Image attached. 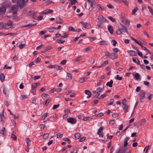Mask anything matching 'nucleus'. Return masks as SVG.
Instances as JSON below:
<instances>
[{
    "label": "nucleus",
    "mask_w": 153,
    "mask_h": 153,
    "mask_svg": "<svg viewBox=\"0 0 153 153\" xmlns=\"http://www.w3.org/2000/svg\"><path fill=\"white\" fill-rule=\"evenodd\" d=\"M6 9L4 7H0V13L1 14H4L6 11Z\"/></svg>",
    "instance_id": "obj_18"
},
{
    "label": "nucleus",
    "mask_w": 153,
    "mask_h": 153,
    "mask_svg": "<svg viewBox=\"0 0 153 153\" xmlns=\"http://www.w3.org/2000/svg\"><path fill=\"white\" fill-rule=\"evenodd\" d=\"M103 127L100 128L98 130L97 134L99 136L101 135L102 133V131L103 130Z\"/></svg>",
    "instance_id": "obj_19"
},
{
    "label": "nucleus",
    "mask_w": 153,
    "mask_h": 153,
    "mask_svg": "<svg viewBox=\"0 0 153 153\" xmlns=\"http://www.w3.org/2000/svg\"><path fill=\"white\" fill-rule=\"evenodd\" d=\"M114 78L116 80L120 81L122 79V77L120 76L119 75H117L114 77Z\"/></svg>",
    "instance_id": "obj_28"
},
{
    "label": "nucleus",
    "mask_w": 153,
    "mask_h": 153,
    "mask_svg": "<svg viewBox=\"0 0 153 153\" xmlns=\"http://www.w3.org/2000/svg\"><path fill=\"white\" fill-rule=\"evenodd\" d=\"M138 44L139 45H140L141 46V48L142 49H143L144 50H145V51H146L148 52H149V50H148L145 47H144V46H143L141 43H140V42H139V44Z\"/></svg>",
    "instance_id": "obj_25"
},
{
    "label": "nucleus",
    "mask_w": 153,
    "mask_h": 153,
    "mask_svg": "<svg viewBox=\"0 0 153 153\" xmlns=\"http://www.w3.org/2000/svg\"><path fill=\"white\" fill-rule=\"evenodd\" d=\"M36 24V23L34 24H29L27 25L24 26V27H29V26H30V27L34 26Z\"/></svg>",
    "instance_id": "obj_48"
},
{
    "label": "nucleus",
    "mask_w": 153,
    "mask_h": 153,
    "mask_svg": "<svg viewBox=\"0 0 153 153\" xmlns=\"http://www.w3.org/2000/svg\"><path fill=\"white\" fill-rule=\"evenodd\" d=\"M40 85L39 83H34L32 85V89H35L37 87V86H39Z\"/></svg>",
    "instance_id": "obj_20"
},
{
    "label": "nucleus",
    "mask_w": 153,
    "mask_h": 153,
    "mask_svg": "<svg viewBox=\"0 0 153 153\" xmlns=\"http://www.w3.org/2000/svg\"><path fill=\"white\" fill-rule=\"evenodd\" d=\"M139 95L140 100L141 102H143V98L145 96V93L144 91L142 90L140 91Z\"/></svg>",
    "instance_id": "obj_4"
},
{
    "label": "nucleus",
    "mask_w": 153,
    "mask_h": 153,
    "mask_svg": "<svg viewBox=\"0 0 153 153\" xmlns=\"http://www.w3.org/2000/svg\"><path fill=\"white\" fill-rule=\"evenodd\" d=\"M0 78L1 81L2 82H3L4 80L5 79V76L3 74H1L0 76Z\"/></svg>",
    "instance_id": "obj_30"
},
{
    "label": "nucleus",
    "mask_w": 153,
    "mask_h": 153,
    "mask_svg": "<svg viewBox=\"0 0 153 153\" xmlns=\"http://www.w3.org/2000/svg\"><path fill=\"white\" fill-rule=\"evenodd\" d=\"M19 43H17L16 44L17 46H19V48L20 49H22L24 47V46H25V44H20L19 45H18Z\"/></svg>",
    "instance_id": "obj_31"
},
{
    "label": "nucleus",
    "mask_w": 153,
    "mask_h": 153,
    "mask_svg": "<svg viewBox=\"0 0 153 153\" xmlns=\"http://www.w3.org/2000/svg\"><path fill=\"white\" fill-rule=\"evenodd\" d=\"M127 27H128L130 25V22L127 19L125 20V22L123 23Z\"/></svg>",
    "instance_id": "obj_26"
},
{
    "label": "nucleus",
    "mask_w": 153,
    "mask_h": 153,
    "mask_svg": "<svg viewBox=\"0 0 153 153\" xmlns=\"http://www.w3.org/2000/svg\"><path fill=\"white\" fill-rule=\"evenodd\" d=\"M57 29L56 27H53L52 28H49L48 29V31L50 32H53L54 31V30Z\"/></svg>",
    "instance_id": "obj_24"
},
{
    "label": "nucleus",
    "mask_w": 153,
    "mask_h": 153,
    "mask_svg": "<svg viewBox=\"0 0 153 153\" xmlns=\"http://www.w3.org/2000/svg\"><path fill=\"white\" fill-rule=\"evenodd\" d=\"M88 3L90 4L91 7H93V4H95V0H87Z\"/></svg>",
    "instance_id": "obj_15"
},
{
    "label": "nucleus",
    "mask_w": 153,
    "mask_h": 153,
    "mask_svg": "<svg viewBox=\"0 0 153 153\" xmlns=\"http://www.w3.org/2000/svg\"><path fill=\"white\" fill-rule=\"evenodd\" d=\"M11 137L13 138L14 140H16L17 139L16 136L14 134H12L11 135Z\"/></svg>",
    "instance_id": "obj_61"
},
{
    "label": "nucleus",
    "mask_w": 153,
    "mask_h": 153,
    "mask_svg": "<svg viewBox=\"0 0 153 153\" xmlns=\"http://www.w3.org/2000/svg\"><path fill=\"white\" fill-rule=\"evenodd\" d=\"M18 8V6L17 5H14L11 7V10L13 14L16 13Z\"/></svg>",
    "instance_id": "obj_7"
},
{
    "label": "nucleus",
    "mask_w": 153,
    "mask_h": 153,
    "mask_svg": "<svg viewBox=\"0 0 153 153\" xmlns=\"http://www.w3.org/2000/svg\"><path fill=\"white\" fill-rule=\"evenodd\" d=\"M129 108V106L128 105L124 106V107L123 108V110L124 111V112H127L128 111V109Z\"/></svg>",
    "instance_id": "obj_22"
},
{
    "label": "nucleus",
    "mask_w": 153,
    "mask_h": 153,
    "mask_svg": "<svg viewBox=\"0 0 153 153\" xmlns=\"http://www.w3.org/2000/svg\"><path fill=\"white\" fill-rule=\"evenodd\" d=\"M68 29L70 31H72L73 32H75L76 31L75 29L72 27H69L68 28Z\"/></svg>",
    "instance_id": "obj_45"
},
{
    "label": "nucleus",
    "mask_w": 153,
    "mask_h": 153,
    "mask_svg": "<svg viewBox=\"0 0 153 153\" xmlns=\"http://www.w3.org/2000/svg\"><path fill=\"white\" fill-rule=\"evenodd\" d=\"M63 140L65 141H67L69 143H70L71 141L68 138H63Z\"/></svg>",
    "instance_id": "obj_54"
},
{
    "label": "nucleus",
    "mask_w": 153,
    "mask_h": 153,
    "mask_svg": "<svg viewBox=\"0 0 153 153\" xmlns=\"http://www.w3.org/2000/svg\"><path fill=\"white\" fill-rule=\"evenodd\" d=\"M108 18L110 20L113 22H116V20L111 16H108Z\"/></svg>",
    "instance_id": "obj_38"
},
{
    "label": "nucleus",
    "mask_w": 153,
    "mask_h": 153,
    "mask_svg": "<svg viewBox=\"0 0 153 153\" xmlns=\"http://www.w3.org/2000/svg\"><path fill=\"white\" fill-rule=\"evenodd\" d=\"M113 83V81L112 80H111L110 82H108L107 83L106 85L108 86L109 87H112V84Z\"/></svg>",
    "instance_id": "obj_21"
},
{
    "label": "nucleus",
    "mask_w": 153,
    "mask_h": 153,
    "mask_svg": "<svg viewBox=\"0 0 153 153\" xmlns=\"http://www.w3.org/2000/svg\"><path fill=\"white\" fill-rule=\"evenodd\" d=\"M67 120L68 122L72 124L75 123L76 122V119L73 117L68 118L67 119Z\"/></svg>",
    "instance_id": "obj_8"
},
{
    "label": "nucleus",
    "mask_w": 153,
    "mask_h": 153,
    "mask_svg": "<svg viewBox=\"0 0 153 153\" xmlns=\"http://www.w3.org/2000/svg\"><path fill=\"white\" fill-rule=\"evenodd\" d=\"M54 68L57 70H59L62 69V68L61 66L55 65L54 66Z\"/></svg>",
    "instance_id": "obj_46"
},
{
    "label": "nucleus",
    "mask_w": 153,
    "mask_h": 153,
    "mask_svg": "<svg viewBox=\"0 0 153 153\" xmlns=\"http://www.w3.org/2000/svg\"><path fill=\"white\" fill-rule=\"evenodd\" d=\"M17 34V33H9L7 34H6L5 35V36L7 35H10V36H15Z\"/></svg>",
    "instance_id": "obj_53"
},
{
    "label": "nucleus",
    "mask_w": 153,
    "mask_h": 153,
    "mask_svg": "<svg viewBox=\"0 0 153 153\" xmlns=\"http://www.w3.org/2000/svg\"><path fill=\"white\" fill-rule=\"evenodd\" d=\"M103 88H104L103 87V88L99 87L97 89V91L98 92H100L103 90Z\"/></svg>",
    "instance_id": "obj_51"
},
{
    "label": "nucleus",
    "mask_w": 153,
    "mask_h": 153,
    "mask_svg": "<svg viewBox=\"0 0 153 153\" xmlns=\"http://www.w3.org/2000/svg\"><path fill=\"white\" fill-rule=\"evenodd\" d=\"M97 19L101 23L106 22L107 21V20L101 15L98 16Z\"/></svg>",
    "instance_id": "obj_5"
},
{
    "label": "nucleus",
    "mask_w": 153,
    "mask_h": 153,
    "mask_svg": "<svg viewBox=\"0 0 153 153\" xmlns=\"http://www.w3.org/2000/svg\"><path fill=\"white\" fill-rule=\"evenodd\" d=\"M138 10V7H136L134 9L132 10L131 13L132 15H135V13L136 11Z\"/></svg>",
    "instance_id": "obj_27"
},
{
    "label": "nucleus",
    "mask_w": 153,
    "mask_h": 153,
    "mask_svg": "<svg viewBox=\"0 0 153 153\" xmlns=\"http://www.w3.org/2000/svg\"><path fill=\"white\" fill-rule=\"evenodd\" d=\"M71 5L74 4L76 2V0H71Z\"/></svg>",
    "instance_id": "obj_64"
},
{
    "label": "nucleus",
    "mask_w": 153,
    "mask_h": 153,
    "mask_svg": "<svg viewBox=\"0 0 153 153\" xmlns=\"http://www.w3.org/2000/svg\"><path fill=\"white\" fill-rule=\"evenodd\" d=\"M63 134H60L59 133L56 134V136L57 138H61L63 137Z\"/></svg>",
    "instance_id": "obj_42"
},
{
    "label": "nucleus",
    "mask_w": 153,
    "mask_h": 153,
    "mask_svg": "<svg viewBox=\"0 0 153 153\" xmlns=\"http://www.w3.org/2000/svg\"><path fill=\"white\" fill-rule=\"evenodd\" d=\"M64 111H65V113L67 115L70 113V110L68 109H65V110H64Z\"/></svg>",
    "instance_id": "obj_41"
},
{
    "label": "nucleus",
    "mask_w": 153,
    "mask_h": 153,
    "mask_svg": "<svg viewBox=\"0 0 153 153\" xmlns=\"http://www.w3.org/2000/svg\"><path fill=\"white\" fill-rule=\"evenodd\" d=\"M104 53L105 54V56H108V57H110V56H111V54L108 52L105 51Z\"/></svg>",
    "instance_id": "obj_58"
},
{
    "label": "nucleus",
    "mask_w": 153,
    "mask_h": 153,
    "mask_svg": "<svg viewBox=\"0 0 153 153\" xmlns=\"http://www.w3.org/2000/svg\"><path fill=\"white\" fill-rule=\"evenodd\" d=\"M47 113H45L43 115V116L41 117V119L42 120H44L45 118L46 117H47Z\"/></svg>",
    "instance_id": "obj_52"
},
{
    "label": "nucleus",
    "mask_w": 153,
    "mask_h": 153,
    "mask_svg": "<svg viewBox=\"0 0 153 153\" xmlns=\"http://www.w3.org/2000/svg\"><path fill=\"white\" fill-rule=\"evenodd\" d=\"M67 78L68 79H72V75L71 74L68 73H67Z\"/></svg>",
    "instance_id": "obj_33"
},
{
    "label": "nucleus",
    "mask_w": 153,
    "mask_h": 153,
    "mask_svg": "<svg viewBox=\"0 0 153 153\" xmlns=\"http://www.w3.org/2000/svg\"><path fill=\"white\" fill-rule=\"evenodd\" d=\"M56 23H61L62 22V20L59 17H57L56 19Z\"/></svg>",
    "instance_id": "obj_23"
},
{
    "label": "nucleus",
    "mask_w": 153,
    "mask_h": 153,
    "mask_svg": "<svg viewBox=\"0 0 153 153\" xmlns=\"http://www.w3.org/2000/svg\"><path fill=\"white\" fill-rule=\"evenodd\" d=\"M103 115V114L102 113H100L99 114H96L95 116L97 117H101Z\"/></svg>",
    "instance_id": "obj_49"
},
{
    "label": "nucleus",
    "mask_w": 153,
    "mask_h": 153,
    "mask_svg": "<svg viewBox=\"0 0 153 153\" xmlns=\"http://www.w3.org/2000/svg\"><path fill=\"white\" fill-rule=\"evenodd\" d=\"M7 88L5 86H3V91L4 93L5 94H7Z\"/></svg>",
    "instance_id": "obj_39"
},
{
    "label": "nucleus",
    "mask_w": 153,
    "mask_h": 153,
    "mask_svg": "<svg viewBox=\"0 0 153 153\" xmlns=\"http://www.w3.org/2000/svg\"><path fill=\"white\" fill-rule=\"evenodd\" d=\"M108 30L111 34H112L113 33V29L112 26L111 25H108Z\"/></svg>",
    "instance_id": "obj_17"
},
{
    "label": "nucleus",
    "mask_w": 153,
    "mask_h": 153,
    "mask_svg": "<svg viewBox=\"0 0 153 153\" xmlns=\"http://www.w3.org/2000/svg\"><path fill=\"white\" fill-rule=\"evenodd\" d=\"M83 27L86 28L87 29H90L91 28V25L89 23L84 22L82 23Z\"/></svg>",
    "instance_id": "obj_6"
},
{
    "label": "nucleus",
    "mask_w": 153,
    "mask_h": 153,
    "mask_svg": "<svg viewBox=\"0 0 153 153\" xmlns=\"http://www.w3.org/2000/svg\"><path fill=\"white\" fill-rule=\"evenodd\" d=\"M116 34L118 35H120L122 34V32L121 31V30L120 29H117L116 31Z\"/></svg>",
    "instance_id": "obj_35"
},
{
    "label": "nucleus",
    "mask_w": 153,
    "mask_h": 153,
    "mask_svg": "<svg viewBox=\"0 0 153 153\" xmlns=\"http://www.w3.org/2000/svg\"><path fill=\"white\" fill-rule=\"evenodd\" d=\"M92 119L91 117H84L83 118V120L84 121H87L88 120H91Z\"/></svg>",
    "instance_id": "obj_29"
},
{
    "label": "nucleus",
    "mask_w": 153,
    "mask_h": 153,
    "mask_svg": "<svg viewBox=\"0 0 153 153\" xmlns=\"http://www.w3.org/2000/svg\"><path fill=\"white\" fill-rule=\"evenodd\" d=\"M28 0H12V1L14 3H16L21 8H22L25 3Z\"/></svg>",
    "instance_id": "obj_2"
},
{
    "label": "nucleus",
    "mask_w": 153,
    "mask_h": 153,
    "mask_svg": "<svg viewBox=\"0 0 153 153\" xmlns=\"http://www.w3.org/2000/svg\"><path fill=\"white\" fill-rule=\"evenodd\" d=\"M127 53L131 56H137V54L134 51L131 50H128L127 51Z\"/></svg>",
    "instance_id": "obj_11"
},
{
    "label": "nucleus",
    "mask_w": 153,
    "mask_h": 153,
    "mask_svg": "<svg viewBox=\"0 0 153 153\" xmlns=\"http://www.w3.org/2000/svg\"><path fill=\"white\" fill-rule=\"evenodd\" d=\"M117 56V55L116 53H113L111 54L110 58L114 60L115 59Z\"/></svg>",
    "instance_id": "obj_12"
},
{
    "label": "nucleus",
    "mask_w": 153,
    "mask_h": 153,
    "mask_svg": "<svg viewBox=\"0 0 153 153\" xmlns=\"http://www.w3.org/2000/svg\"><path fill=\"white\" fill-rule=\"evenodd\" d=\"M13 22L12 20H9L7 23L3 25L1 29H8L11 28L13 26Z\"/></svg>",
    "instance_id": "obj_1"
},
{
    "label": "nucleus",
    "mask_w": 153,
    "mask_h": 153,
    "mask_svg": "<svg viewBox=\"0 0 153 153\" xmlns=\"http://www.w3.org/2000/svg\"><path fill=\"white\" fill-rule=\"evenodd\" d=\"M21 98L22 100L26 99L27 98V96L26 95H21Z\"/></svg>",
    "instance_id": "obj_60"
},
{
    "label": "nucleus",
    "mask_w": 153,
    "mask_h": 153,
    "mask_svg": "<svg viewBox=\"0 0 153 153\" xmlns=\"http://www.w3.org/2000/svg\"><path fill=\"white\" fill-rule=\"evenodd\" d=\"M117 27L118 28L120 29L123 32H126L128 35L130 36L127 29L121 23H119L117 25Z\"/></svg>",
    "instance_id": "obj_3"
},
{
    "label": "nucleus",
    "mask_w": 153,
    "mask_h": 153,
    "mask_svg": "<svg viewBox=\"0 0 153 153\" xmlns=\"http://www.w3.org/2000/svg\"><path fill=\"white\" fill-rule=\"evenodd\" d=\"M59 106V104L57 105H54L53 107V109L54 110L56 109Z\"/></svg>",
    "instance_id": "obj_62"
},
{
    "label": "nucleus",
    "mask_w": 153,
    "mask_h": 153,
    "mask_svg": "<svg viewBox=\"0 0 153 153\" xmlns=\"http://www.w3.org/2000/svg\"><path fill=\"white\" fill-rule=\"evenodd\" d=\"M129 138L128 137H126L124 140V146L126 147L128 145V141L129 140Z\"/></svg>",
    "instance_id": "obj_16"
},
{
    "label": "nucleus",
    "mask_w": 153,
    "mask_h": 153,
    "mask_svg": "<svg viewBox=\"0 0 153 153\" xmlns=\"http://www.w3.org/2000/svg\"><path fill=\"white\" fill-rule=\"evenodd\" d=\"M131 38L133 40H134L137 44H139V42L136 39L130 36Z\"/></svg>",
    "instance_id": "obj_56"
},
{
    "label": "nucleus",
    "mask_w": 153,
    "mask_h": 153,
    "mask_svg": "<svg viewBox=\"0 0 153 153\" xmlns=\"http://www.w3.org/2000/svg\"><path fill=\"white\" fill-rule=\"evenodd\" d=\"M30 140L29 139V138H27L26 139V142L27 143V146H29L30 145Z\"/></svg>",
    "instance_id": "obj_34"
},
{
    "label": "nucleus",
    "mask_w": 153,
    "mask_h": 153,
    "mask_svg": "<svg viewBox=\"0 0 153 153\" xmlns=\"http://www.w3.org/2000/svg\"><path fill=\"white\" fill-rule=\"evenodd\" d=\"M36 13L33 11H30L28 13L29 16L34 19H36Z\"/></svg>",
    "instance_id": "obj_9"
},
{
    "label": "nucleus",
    "mask_w": 153,
    "mask_h": 153,
    "mask_svg": "<svg viewBox=\"0 0 153 153\" xmlns=\"http://www.w3.org/2000/svg\"><path fill=\"white\" fill-rule=\"evenodd\" d=\"M56 42L58 43L62 44L65 41L63 40H61L60 39H57L56 40Z\"/></svg>",
    "instance_id": "obj_44"
},
{
    "label": "nucleus",
    "mask_w": 153,
    "mask_h": 153,
    "mask_svg": "<svg viewBox=\"0 0 153 153\" xmlns=\"http://www.w3.org/2000/svg\"><path fill=\"white\" fill-rule=\"evenodd\" d=\"M106 96V94H103L101 95L100 97H99L98 99H100V98L102 99L103 98Z\"/></svg>",
    "instance_id": "obj_59"
},
{
    "label": "nucleus",
    "mask_w": 153,
    "mask_h": 153,
    "mask_svg": "<svg viewBox=\"0 0 153 153\" xmlns=\"http://www.w3.org/2000/svg\"><path fill=\"white\" fill-rule=\"evenodd\" d=\"M126 100L125 99H123V100L122 101V103L124 106L127 105L126 104Z\"/></svg>",
    "instance_id": "obj_63"
},
{
    "label": "nucleus",
    "mask_w": 153,
    "mask_h": 153,
    "mask_svg": "<svg viewBox=\"0 0 153 153\" xmlns=\"http://www.w3.org/2000/svg\"><path fill=\"white\" fill-rule=\"evenodd\" d=\"M135 79L137 80H138L140 78V76L138 73H136L134 75Z\"/></svg>",
    "instance_id": "obj_32"
},
{
    "label": "nucleus",
    "mask_w": 153,
    "mask_h": 153,
    "mask_svg": "<svg viewBox=\"0 0 153 153\" xmlns=\"http://www.w3.org/2000/svg\"><path fill=\"white\" fill-rule=\"evenodd\" d=\"M41 60V58L39 57H38L35 60V62L36 63H38L40 62Z\"/></svg>",
    "instance_id": "obj_55"
},
{
    "label": "nucleus",
    "mask_w": 153,
    "mask_h": 153,
    "mask_svg": "<svg viewBox=\"0 0 153 153\" xmlns=\"http://www.w3.org/2000/svg\"><path fill=\"white\" fill-rule=\"evenodd\" d=\"M50 100L49 99H48L45 102V105L47 106L49 103Z\"/></svg>",
    "instance_id": "obj_47"
},
{
    "label": "nucleus",
    "mask_w": 153,
    "mask_h": 153,
    "mask_svg": "<svg viewBox=\"0 0 153 153\" xmlns=\"http://www.w3.org/2000/svg\"><path fill=\"white\" fill-rule=\"evenodd\" d=\"M49 136V134L47 133L43 135V138L44 139H46L48 138Z\"/></svg>",
    "instance_id": "obj_43"
},
{
    "label": "nucleus",
    "mask_w": 153,
    "mask_h": 153,
    "mask_svg": "<svg viewBox=\"0 0 153 153\" xmlns=\"http://www.w3.org/2000/svg\"><path fill=\"white\" fill-rule=\"evenodd\" d=\"M100 45H107V43L105 41H100Z\"/></svg>",
    "instance_id": "obj_36"
},
{
    "label": "nucleus",
    "mask_w": 153,
    "mask_h": 153,
    "mask_svg": "<svg viewBox=\"0 0 153 153\" xmlns=\"http://www.w3.org/2000/svg\"><path fill=\"white\" fill-rule=\"evenodd\" d=\"M93 92L95 97H98L100 95V93L98 92L94 91Z\"/></svg>",
    "instance_id": "obj_40"
},
{
    "label": "nucleus",
    "mask_w": 153,
    "mask_h": 153,
    "mask_svg": "<svg viewBox=\"0 0 153 153\" xmlns=\"http://www.w3.org/2000/svg\"><path fill=\"white\" fill-rule=\"evenodd\" d=\"M120 1L123 2L125 5L127 6L128 5V2H127V0H120Z\"/></svg>",
    "instance_id": "obj_50"
},
{
    "label": "nucleus",
    "mask_w": 153,
    "mask_h": 153,
    "mask_svg": "<svg viewBox=\"0 0 153 153\" xmlns=\"http://www.w3.org/2000/svg\"><path fill=\"white\" fill-rule=\"evenodd\" d=\"M148 7V8L149 10V11L152 14V15H153V10H152V7H151L149 6Z\"/></svg>",
    "instance_id": "obj_57"
},
{
    "label": "nucleus",
    "mask_w": 153,
    "mask_h": 153,
    "mask_svg": "<svg viewBox=\"0 0 153 153\" xmlns=\"http://www.w3.org/2000/svg\"><path fill=\"white\" fill-rule=\"evenodd\" d=\"M85 78H86L85 77H82L81 78L79 79V82L81 83H82L84 82L85 81Z\"/></svg>",
    "instance_id": "obj_37"
},
{
    "label": "nucleus",
    "mask_w": 153,
    "mask_h": 153,
    "mask_svg": "<svg viewBox=\"0 0 153 153\" xmlns=\"http://www.w3.org/2000/svg\"><path fill=\"white\" fill-rule=\"evenodd\" d=\"M97 8L98 10H100L101 11L105 10L104 7L102 6L101 4H97Z\"/></svg>",
    "instance_id": "obj_13"
},
{
    "label": "nucleus",
    "mask_w": 153,
    "mask_h": 153,
    "mask_svg": "<svg viewBox=\"0 0 153 153\" xmlns=\"http://www.w3.org/2000/svg\"><path fill=\"white\" fill-rule=\"evenodd\" d=\"M85 94L88 95L87 97L88 98H89L91 96L92 94L90 91L88 90H85Z\"/></svg>",
    "instance_id": "obj_14"
},
{
    "label": "nucleus",
    "mask_w": 153,
    "mask_h": 153,
    "mask_svg": "<svg viewBox=\"0 0 153 153\" xmlns=\"http://www.w3.org/2000/svg\"><path fill=\"white\" fill-rule=\"evenodd\" d=\"M146 120L145 119H142L140 121L138 122V123L139 124L141 125H145L146 123Z\"/></svg>",
    "instance_id": "obj_10"
}]
</instances>
